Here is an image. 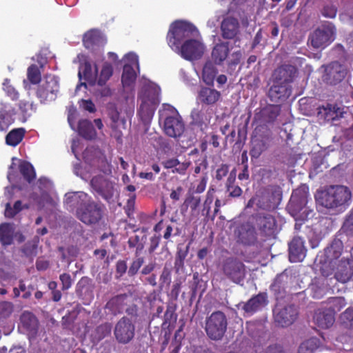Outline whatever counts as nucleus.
Instances as JSON below:
<instances>
[{
    "mask_svg": "<svg viewBox=\"0 0 353 353\" xmlns=\"http://www.w3.org/2000/svg\"><path fill=\"white\" fill-rule=\"evenodd\" d=\"M14 306L11 302H0V319L9 317L13 312Z\"/></svg>",
    "mask_w": 353,
    "mask_h": 353,
    "instance_id": "nucleus-54",
    "label": "nucleus"
},
{
    "mask_svg": "<svg viewBox=\"0 0 353 353\" xmlns=\"http://www.w3.org/2000/svg\"><path fill=\"white\" fill-rule=\"evenodd\" d=\"M163 167L166 169L175 168L173 172L184 174L188 165L186 163H181L176 158L169 159L162 162Z\"/></svg>",
    "mask_w": 353,
    "mask_h": 353,
    "instance_id": "nucleus-41",
    "label": "nucleus"
},
{
    "mask_svg": "<svg viewBox=\"0 0 353 353\" xmlns=\"http://www.w3.org/2000/svg\"><path fill=\"white\" fill-rule=\"evenodd\" d=\"M270 289L277 299L283 296L285 294V284L282 281L281 276H276L275 278Z\"/></svg>",
    "mask_w": 353,
    "mask_h": 353,
    "instance_id": "nucleus-46",
    "label": "nucleus"
},
{
    "mask_svg": "<svg viewBox=\"0 0 353 353\" xmlns=\"http://www.w3.org/2000/svg\"><path fill=\"white\" fill-rule=\"evenodd\" d=\"M22 210V203L20 200L17 201L11 207L10 203H8L6 205L5 216L7 218H13L16 214Z\"/></svg>",
    "mask_w": 353,
    "mask_h": 353,
    "instance_id": "nucleus-50",
    "label": "nucleus"
},
{
    "mask_svg": "<svg viewBox=\"0 0 353 353\" xmlns=\"http://www.w3.org/2000/svg\"><path fill=\"white\" fill-rule=\"evenodd\" d=\"M321 14L326 18L333 19L336 16L337 8L334 5L325 6L321 10Z\"/></svg>",
    "mask_w": 353,
    "mask_h": 353,
    "instance_id": "nucleus-60",
    "label": "nucleus"
},
{
    "mask_svg": "<svg viewBox=\"0 0 353 353\" xmlns=\"http://www.w3.org/2000/svg\"><path fill=\"white\" fill-rule=\"evenodd\" d=\"M171 283V271L167 268L164 267L159 278V285L161 288L164 286H168Z\"/></svg>",
    "mask_w": 353,
    "mask_h": 353,
    "instance_id": "nucleus-58",
    "label": "nucleus"
},
{
    "mask_svg": "<svg viewBox=\"0 0 353 353\" xmlns=\"http://www.w3.org/2000/svg\"><path fill=\"white\" fill-rule=\"evenodd\" d=\"M106 40L97 30H91L83 34V44L87 49H93L95 46H103Z\"/></svg>",
    "mask_w": 353,
    "mask_h": 353,
    "instance_id": "nucleus-28",
    "label": "nucleus"
},
{
    "mask_svg": "<svg viewBox=\"0 0 353 353\" xmlns=\"http://www.w3.org/2000/svg\"><path fill=\"white\" fill-rule=\"evenodd\" d=\"M128 244L130 248H136L135 256L139 255V252L143 249V245L140 243V238L138 235H134L129 238Z\"/></svg>",
    "mask_w": 353,
    "mask_h": 353,
    "instance_id": "nucleus-56",
    "label": "nucleus"
},
{
    "mask_svg": "<svg viewBox=\"0 0 353 353\" xmlns=\"http://www.w3.org/2000/svg\"><path fill=\"white\" fill-rule=\"evenodd\" d=\"M309 188L305 185H300L299 188L293 190L288 209L293 215L300 213L308 202Z\"/></svg>",
    "mask_w": 353,
    "mask_h": 353,
    "instance_id": "nucleus-12",
    "label": "nucleus"
},
{
    "mask_svg": "<svg viewBox=\"0 0 353 353\" xmlns=\"http://www.w3.org/2000/svg\"><path fill=\"white\" fill-rule=\"evenodd\" d=\"M215 193V189L210 188L207 192L205 199L204 201L202 209V214L205 216H210L211 205L214 201V196Z\"/></svg>",
    "mask_w": 353,
    "mask_h": 353,
    "instance_id": "nucleus-47",
    "label": "nucleus"
},
{
    "mask_svg": "<svg viewBox=\"0 0 353 353\" xmlns=\"http://www.w3.org/2000/svg\"><path fill=\"white\" fill-rule=\"evenodd\" d=\"M3 90L6 95L12 100L17 101L19 99V94L15 88L10 83L9 79H5L3 83Z\"/></svg>",
    "mask_w": 353,
    "mask_h": 353,
    "instance_id": "nucleus-49",
    "label": "nucleus"
},
{
    "mask_svg": "<svg viewBox=\"0 0 353 353\" xmlns=\"http://www.w3.org/2000/svg\"><path fill=\"white\" fill-rule=\"evenodd\" d=\"M137 79V73L130 64H125L121 75V83L123 87L132 85Z\"/></svg>",
    "mask_w": 353,
    "mask_h": 353,
    "instance_id": "nucleus-37",
    "label": "nucleus"
},
{
    "mask_svg": "<svg viewBox=\"0 0 353 353\" xmlns=\"http://www.w3.org/2000/svg\"><path fill=\"white\" fill-rule=\"evenodd\" d=\"M59 85L54 76H46L42 84L39 85L36 95L42 103L54 101L59 92Z\"/></svg>",
    "mask_w": 353,
    "mask_h": 353,
    "instance_id": "nucleus-9",
    "label": "nucleus"
},
{
    "mask_svg": "<svg viewBox=\"0 0 353 353\" xmlns=\"http://www.w3.org/2000/svg\"><path fill=\"white\" fill-rule=\"evenodd\" d=\"M221 37L224 39H235L240 32V24L236 18L228 17L221 24Z\"/></svg>",
    "mask_w": 353,
    "mask_h": 353,
    "instance_id": "nucleus-23",
    "label": "nucleus"
},
{
    "mask_svg": "<svg viewBox=\"0 0 353 353\" xmlns=\"http://www.w3.org/2000/svg\"><path fill=\"white\" fill-rule=\"evenodd\" d=\"M144 263V258L143 256H136L132 262L131 263L130 268L128 271V274L129 276H134L136 275L141 267L143 265Z\"/></svg>",
    "mask_w": 353,
    "mask_h": 353,
    "instance_id": "nucleus-52",
    "label": "nucleus"
},
{
    "mask_svg": "<svg viewBox=\"0 0 353 353\" xmlns=\"http://www.w3.org/2000/svg\"><path fill=\"white\" fill-rule=\"evenodd\" d=\"M297 68L290 64H283L274 70L272 74L274 83L289 85L297 76Z\"/></svg>",
    "mask_w": 353,
    "mask_h": 353,
    "instance_id": "nucleus-20",
    "label": "nucleus"
},
{
    "mask_svg": "<svg viewBox=\"0 0 353 353\" xmlns=\"http://www.w3.org/2000/svg\"><path fill=\"white\" fill-rule=\"evenodd\" d=\"M178 228H174V227L170 224H165V231L163 232V238L166 240H169L170 238L173 236L179 235V231Z\"/></svg>",
    "mask_w": 353,
    "mask_h": 353,
    "instance_id": "nucleus-61",
    "label": "nucleus"
},
{
    "mask_svg": "<svg viewBox=\"0 0 353 353\" xmlns=\"http://www.w3.org/2000/svg\"><path fill=\"white\" fill-rule=\"evenodd\" d=\"M21 322L24 328L29 332H36L38 328L37 317L30 312H24L21 316Z\"/></svg>",
    "mask_w": 353,
    "mask_h": 353,
    "instance_id": "nucleus-36",
    "label": "nucleus"
},
{
    "mask_svg": "<svg viewBox=\"0 0 353 353\" xmlns=\"http://www.w3.org/2000/svg\"><path fill=\"white\" fill-rule=\"evenodd\" d=\"M200 196L194 195L193 192H188L183 202V206L186 207V208H190L192 212H193L196 210L198 207L200 205Z\"/></svg>",
    "mask_w": 353,
    "mask_h": 353,
    "instance_id": "nucleus-44",
    "label": "nucleus"
},
{
    "mask_svg": "<svg viewBox=\"0 0 353 353\" xmlns=\"http://www.w3.org/2000/svg\"><path fill=\"white\" fill-rule=\"evenodd\" d=\"M185 130V125L182 118L176 113L174 116L166 117L164 121L165 133L173 138L179 137Z\"/></svg>",
    "mask_w": 353,
    "mask_h": 353,
    "instance_id": "nucleus-21",
    "label": "nucleus"
},
{
    "mask_svg": "<svg viewBox=\"0 0 353 353\" xmlns=\"http://www.w3.org/2000/svg\"><path fill=\"white\" fill-rule=\"evenodd\" d=\"M341 114L340 108L330 103L318 108L317 117L324 121L329 122L338 120Z\"/></svg>",
    "mask_w": 353,
    "mask_h": 353,
    "instance_id": "nucleus-30",
    "label": "nucleus"
},
{
    "mask_svg": "<svg viewBox=\"0 0 353 353\" xmlns=\"http://www.w3.org/2000/svg\"><path fill=\"white\" fill-rule=\"evenodd\" d=\"M138 113L143 121L150 120L154 114V110L147 103H142L138 110Z\"/></svg>",
    "mask_w": 353,
    "mask_h": 353,
    "instance_id": "nucleus-53",
    "label": "nucleus"
},
{
    "mask_svg": "<svg viewBox=\"0 0 353 353\" xmlns=\"http://www.w3.org/2000/svg\"><path fill=\"white\" fill-rule=\"evenodd\" d=\"M90 279L87 276H83L77 283L76 291L78 294H81L85 289H87L90 284Z\"/></svg>",
    "mask_w": 353,
    "mask_h": 353,
    "instance_id": "nucleus-62",
    "label": "nucleus"
},
{
    "mask_svg": "<svg viewBox=\"0 0 353 353\" xmlns=\"http://www.w3.org/2000/svg\"><path fill=\"white\" fill-rule=\"evenodd\" d=\"M320 341L316 337L310 338L303 341L299 346V353H314L319 347Z\"/></svg>",
    "mask_w": 353,
    "mask_h": 353,
    "instance_id": "nucleus-40",
    "label": "nucleus"
},
{
    "mask_svg": "<svg viewBox=\"0 0 353 353\" xmlns=\"http://www.w3.org/2000/svg\"><path fill=\"white\" fill-rule=\"evenodd\" d=\"M27 78L32 84H37L41 81V71L37 65L32 64L28 68Z\"/></svg>",
    "mask_w": 353,
    "mask_h": 353,
    "instance_id": "nucleus-45",
    "label": "nucleus"
},
{
    "mask_svg": "<svg viewBox=\"0 0 353 353\" xmlns=\"http://www.w3.org/2000/svg\"><path fill=\"white\" fill-rule=\"evenodd\" d=\"M0 241L3 245H10L12 242V236L8 227L5 225L0 226Z\"/></svg>",
    "mask_w": 353,
    "mask_h": 353,
    "instance_id": "nucleus-57",
    "label": "nucleus"
},
{
    "mask_svg": "<svg viewBox=\"0 0 353 353\" xmlns=\"http://www.w3.org/2000/svg\"><path fill=\"white\" fill-rule=\"evenodd\" d=\"M90 186L105 201H109L112 199L114 194V186L105 176L99 174L92 177L90 181Z\"/></svg>",
    "mask_w": 353,
    "mask_h": 353,
    "instance_id": "nucleus-15",
    "label": "nucleus"
},
{
    "mask_svg": "<svg viewBox=\"0 0 353 353\" xmlns=\"http://www.w3.org/2000/svg\"><path fill=\"white\" fill-rule=\"evenodd\" d=\"M0 108V130L6 131L9 126L14 122V109L7 110L6 104L1 103Z\"/></svg>",
    "mask_w": 353,
    "mask_h": 353,
    "instance_id": "nucleus-34",
    "label": "nucleus"
},
{
    "mask_svg": "<svg viewBox=\"0 0 353 353\" xmlns=\"http://www.w3.org/2000/svg\"><path fill=\"white\" fill-rule=\"evenodd\" d=\"M332 302L334 308L319 309L314 313V322L320 328L327 329L332 326L335 321V310L340 311L345 305L343 298H334Z\"/></svg>",
    "mask_w": 353,
    "mask_h": 353,
    "instance_id": "nucleus-7",
    "label": "nucleus"
},
{
    "mask_svg": "<svg viewBox=\"0 0 353 353\" xmlns=\"http://www.w3.org/2000/svg\"><path fill=\"white\" fill-rule=\"evenodd\" d=\"M268 304V296L265 292H261L253 296L247 302H241L239 304V308L241 309L248 316L252 315L261 310Z\"/></svg>",
    "mask_w": 353,
    "mask_h": 353,
    "instance_id": "nucleus-18",
    "label": "nucleus"
},
{
    "mask_svg": "<svg viewBox=\"0 0 353 353\" xmlns=\"http://www.w3.org/2000/svg\"><path fill=\"white\" fill-rule=\"evenodd\" d=\"M128 266L127 263L124 260H119L116 264V272L119 274V276H122L127 271Z\"/></svg>",
    "mask_w": 353,
    "mask_h": 353,
    "instance_id": "nucleus-64",
    "label": "nucleus"
},
{
    "mask_svg": "<svg viewBox=\"0 0 353 353\" xmlns=\"http://www.w3.org/2000/svg\"><path fill=\"white\" fill-rule=\"evenodd\" d=\"M298 315V310L294 305H288L283 307L277 306L274 310L275 322L283 327L291 325L296 320Z\"/></svg>",
    "mask_w": 353,
    "mask_h": 353,
    "instance_id": "nucleus-14",
    "label": "nucleus"
},
{
    "mask_svg": "<svg viewBox=\"0 0 353 353\" xmlns=\"http://www.w3.org/2000/svg\"><path fill=\"white\" fill-rule=\"evenodd\" d=\"M113 74V67L111 63L105 62L103 63L98 79V85L102 86L110 79Z\"/></svg>",
    "mask_w": 353,
    "mask_h": 353,
    "instance_id": "nucleus-42",
    "label": "nucleus"
},
{
    "mask_svg": "<svg viewBox=\"0 0 353 353\" xmlns=\"http://www.w3.org/2000/svg\"><path fill=\"white\" fill-rule=\"evenodd\" d=\"M230 52L229 43L221 42L214 46L212 57L216 64H221L226 59Z\"/></svg>",
    "mask_w": 353,
    "mask_h": 353,
    "instance_id": "nucleus-32",
    "label": "nucleus"
},
{
    "mask_svg": "<svg viewBox=\"0 0 353 353\" xmlns=\"http://www.w3.org/2000/svg\"><path fill=\"white\" fill-rule=\"evenodd\" d=\"M112 328V324L108 322L103 323L97 326L92 333L94 340L99 342L105 337L109 336L111 334Z\"/></svg>",
    "mask_w": 353,
    "mask_h": 353,
    "instance_id": "nucleus-38",
    "label": "nucleus"
},
{
    "mask_svg": "<svg viewBox=\"0 0 353 353\" xmlns=\"http://www.w3.org/2000/svg\"><path fill=\"white\" fill-rule=\"evenodd\" d=\"M291 94V88L285 83H274L269 90V97L273 102L285 101Z\"/></svg>",
    "mask_w": 353,
    "mask_h": 353,
    "instance_id": "nucleus-26",
    "label": "nucleus"
},
{
    "mask_svg": "<svg viewBox=\"0 0 353 353\" xmlns=\"http://www.w3.org/2000/svg\"><path fill=\"white\" fill-rule=\"evenodd\" d=\"M15 160L19 161L17 168L19 170V172L23 176L24 180H26L29 183H32L36 178V172L33 165L27 161L17 159V158L12 159V162L9 167L7 176L8 181L10 182L17 181L18 174L17 172V164L14 163Z\"/></svg>",
    "mask_w": 353,
    "mask_h": 353,
    "instance_id": "nucleus-8",
    "label": "nucleus"
},
{
    "mask_svg": "<svg viewBox=\"0 0 353 353\" xmlns=\"http://www.w3.org/2000/svg\"><path fill=\"white\" fill-rule=\"evenodd\" d=\"M340 322L341 325L347 329L353 330V307H347L340 315Z\"/></svg>",
    "mask_w": 353,
    "mask_h": 353,
    "instance_id": "nucleus-43",
    "label": "nucleus"
},
{
    "mask_svg": "<svg viewBox=\"0 0 353 353\" xmlns=\"http://www.w3.org/2000/svg\"><path fill=\"white\" fill-rule=\"evenodd\" d=\"M255 225L259 234L265 239L274 237L277 231V223L274 216L268 213L256 214Z\"/></svg>",
    "mask_w": 353,
    "mask_h": 353,
    "instance_id": "nucleus-11",
    "label": "nucleus"
},
{
    "mask_svg": "<svg viewBox=\"0 0 353 353\" xmlns=\"http://www.w3.org/2000/svg\"><path fill=\"white\" fill-rule=\"evenodd\" d=\"M88 194L84 192H75L66 194L65 205L72 210L77 208V218L86 225L98 223L102 219L104 205L94 201L84 202Z\"/></svg>",
    "mask_w": 353,
    "mask_h": 353,
    "instance_id": "nucleus-1",
    "label": "nucleus"
},
{
    "mask_svg": "<svg viewBox=\"0 0 353 353\" xmlns=\"http://www.w3.org/2000/svg\"><path fill=\"white\" fill-rule=\"evenodd\" d=\"M24 134L23 128L14 129L6 135V142L9 145L16 146L22 141Z\"/></svg>",
    "mask_w": 353,
    "mask_h": 353,
    "instance_id": "nucleus-39",
    "label": "nucleus"
},
{
    "mask_svg": "<svg viewBox=\"0 0 353 353\" xmlns=\"http://www.w3.org/2000/svg\"><path fill=\"white\" fill-rule=\"evenodd\" d=\"M315 199L318 204L327 210L342 212L351 204L352 192L345 185H330L317 191Z\"/></svg>",
    "mask_w": 353,
    "mask_h": 353,
    "instance_id": "nucleus-2",
    "label": "nucleus"
},
{
    "mask_svg": "<svg viewBox=\"0 0 353 353\" xmlns=\"http://www.w3.org/2000/svg\"><path fill=\"white\" fill-rule=\"evenodd\" d=\"M78 132L86 140H93L97 137V132L92 122L88 119H81L79 121Z\"/></svg>",
    "mask_w": 353,
    "mask_h": 353,
    "instance_id": "nucleus-31",
    "label": "nucleus"
},
{
    "mask_svg": "<svg viewBox=\"0 0 353 353\" xmlns=\"http://www.w3.org/2000/svg\"><path fill=\"white\" fill-rule=\"evenodd\" d=\"M221 92L213 88L201 87L198 92L197 100L201 104L212 105L221 99Z\"/></svg>",
    "mask_w": 353,
    "mask_h": 353,
    "instance_id": "nucleus-25",
    "label": "nucleus"
},
{
    "mask_svg": "<svg viewBox=\"0 0 353 353\" xmlns=\"http://www.w3.org/2000/svg\"><path fill=\"white\" fill-rule=\"evenodd\" d=\"M261 128H263L262 125L257 126L254 130L255 134L251 139L252 148L250 150V154L254 159H258L268 148V141L270 139V134L264 136L259 134Z\"/></svg>",
    "mask_w": 353,
    "mask_h": 353,
    "instance_id": "nucleus-19",
    "label": "nucleus"
},
{
    "mask_svg": "<svg viewBox=\"0 0 353 353\" xmlns=\"http://www.w3.org/2000/svg\"><path fill=\"white\" fill-rule=\"evenodd\" d=\"M307 249L303 239L294 236L289 243V260L292 263L303 261L306 256Z\"/></svg>",
    "mask_w": 353,
    "mask_h": 353,
    "instance_id": "nucleus-22",
    "label": "nucleus"
},
{
    "mask_svg": "<svg viewBox=\"0 0 353 353\" xmlns=\"http://www.w3.org/2000/svg\"><path fill=\"white\" fill-rule=\"evenodd\" d=\"M281 113V108L277 105H267L256 112L254 121L263 125L272 124Z\"/></svg>",
    "mask_w": 353,
    "mask_h": 353,
    "instance_id": "nucleus-17",
    "label": "nucleus"
},
{
    "mask_svg": "<svg viewBox=\"0 0 353 353\" xmlns=\"http://www.w3.org/2000/svg\"><path fill=\"white\" fill-rule=\"evenodd\" d=\"M220 270L228 279L236 284L243 281L245 278V265L235 257L224 259L220 265Z\"/></svg>",
    "mask_w": 353,
    "mask_h": 353,
    "instance_id": "nucleus-6",
    "label": "nucleus"
},
{
    "mask_svg": "<svg viewBox=\"0 0 353 353\" xmlns=\"http://www.w3.org/2000/svg\"><path fill=\"white\" fill-rule=\"evenodd\" d=\"M280 197H277L274 193L270 192H263L257 196L256 206L261 209L270 210L277 208Z\"/></svg>",
    "mask_w": 353,
    "mask_h": 353,
    "instance_id": "nucleus-29",
    "label": "nucleus"
},
{
    "mask_svg": "<svg viewBox=\"0 0 353 353\" xmlns=\"http://www.w3.org/2000/svg\"><path fill=\"white\" fill-rule=\"evenodd\" d=\"M196 30V27L192 23L185 21H176L172 23L167 34V42L168 46L174 51L179 49L181 42L193 35Z\"/></svg>",
    "mask_w": 353,
    "mask_h": 353,
    "instance_id": "nucleus-3",
    "label": "nucleus"
},
{
    "mask_svg": "<svg viewBox=\"0 0 353 353\" xmlns=\"http://www.w3.org/2000/svg\"><path fill=\"white\" fill-rule=\"evenodd\" d=\"M342 229L347 235L353 236V210L347 216Z\"/></svg>",
    "mask_w": 353,
    "mask_h": 353,
    "instance_id": "nucleus-55",
    "label": "nucleus"
},
{
    "mask_svg": "<svg viewBox=\"0 0 353 353\" xmlns=\"http://www.w3.org/2000/svg\"><path fill=\"white\" fill-rule=\"evenodd\" d=\"M183 59L188 61L196 60L201 57L203 53V46L196 39H187L174 50Z\"/></svg>",
    "mask_w": 353,
    "mask_h": 353,
    "instance_id": "nucleus-13",
    "label": "nucleus"
},
{
    "mask_svg": "<svg viewBox=\"0 0 353 353\" xmlns=\"http://www.w3.org/2000/svg\"><path fill=\"white\" fill-rule=\"evenodd\" d=\"M114 335L119 343L128 344L134 337L135 325L129 318L123 316L114 326Z\"/></svg>",
    "mask_w": 353,
    "mask_h": 353,
    "instance_id": "nucleus-10",
    "label": "nucleus"
},
{
    "mask_svg": "<svg viewBox=\"0 0 353 353\" xmlns=\"http://www.w3.org/2000/svg\"><path fill=\"white\" fill-rule=\"evenodd\" d=\"M343 250V242L339 239H335L330 245L325 249V254L327 259L332 263L333 260L338 259L341 256Z\"/></svg>",
    "mask_w": 353,
    "mask_h": 353,
    "instance_id": "nucleus-33",
    "label": "nucleus"
},
{
    "mask_svg": "<svg viewBox=\"0 0 353 353\" xmlns=\"http://www.w3.org/2000/svg\"><path fill=\"white\" fill-rule=\"evenodd\" d=\"M336 27L330 22H326L315 29L310 35L309 41L315 48H325L335 39Z\"/></svg>",
    "mask_w": 353,
    "mask_h": 353,
    "instance_id": "nucleus-5",
    "label": "nucleus"
},
{
    "mask_svg": "<svg viewBox=\"0 0 353 353\" xmlns=\"http://www.w3.org/2000/svg\"><path fill=\"white\" fill-rule=\"evenodd\" d=\"M347 72L344 65L339 61H332L325 68L324 80L329 84L336 85L345 79Z\"/></svg>",
    "mask_w": 353,
    "mask_h": 353,
    "instance_id": "nucleus-16",
    "label": "nucleus"
},
{
    "mask_svg": "<svg viewBox=\"0 0 353 353\" xmlns=\"http://www.w3.org/2000/svg\"><path fill=\"white\" fill-rule=\"evenodd\" d=\"M353 276V260L342 259L336 267L335 278L341 283L349 281Z\"/></svg>",
    "mask_w": 353,
    "mask_h": 353,
    "instance_id": "nucleus-27",
    "label": "nucleus"
},
{
    "mask_svg": "<svg viewBox=\"0 0 353 353\" xmlns=\"http://www.w3.org/2000/svg\"><path fill=\"white\" fill-rule=\"evenodd\" d=\"M229 172V165L222 163L216 171V179L221 181L225 177Z\"/></svg>",
    "mask_w": 353,
    "mask_h": 353,
    "instance_id": "nucleus-63",
    "label": "nucleus"
},
{
    "mask_svg": "<svg viewBox=\"0 0 353 353\" xmlns=\"http://www.w3.org/2000/svg\"><path fill=\"white\" fill-rule=\"evenodd\" d=\"M176 304L174 303H169L164 314V323H171L176 321L177 314H176Z\"/></svg>",
    "mask_w": 353,
    "mask_h": 353,
    "instance_id": "nucleus-48",
    "label": "nucleus"
},
{
    "mask_svg": "<svg viewBox=\"0 0 353 353\" xmlns=\"http://www.w3.org/2000/svg\"><path fill=\"white\" fill-rule=\"evenodd\" d=\"M228 327V319L221 311L213 312L205 320V330L212 340L219 341L224 336Z\"/></svg>",
    "mask_w": 353,
    "mask_h": 353,
    "instance_id": "nucleus-4",
    "label": "nucleus"
},
{
    "mask_svg": "<svg viewBox=\"0 0 353 353\" xmlns=\"http://www.w3.org/2000/svg\"><path fill=\"white\" fill-rule=\"evenodd\" d=\"M188 249L189 246H187L185 250L182 249H179L177 250L174 261V268L177 271H179L181 268L183 267L184 261L185 257L187 256Z\"/></svg>",
    "mask_w": 353,
    "mask_h": 353,
    "instance_id": "nucleus-51",
    "label": "nucleus"
},
{
    "mask_svg": "<svg viewBox=\"0 0 353 353\" xmlns=\"http://www.w3.org/2000/svg\"><path fill=\"white\" fill-rule=\"evenodd\" d=\"M128 299V296L126 294L114 296L106 303L105 310L114 316L121 314L127 305Z\"/></svg>",
    "mask_w": 353,
    "mask_h": 353,
    "instance_id": "nucleus-24",
    "label": "nucleus"
},
{
    "mask_svg": "<svg viewBox=\"0 0 353 353\" xmlns=\"http://www.w3.org/2000/svg\"><path fill=\"white\" fill-rule=\"evenodd\" d=\"M218 70L211 61L205 62L202 71L203 81L208 85H213Z\"/></svg>",
    "mask_w": 353,
    "mask_h": 353,
    "instance_id": "nucleus-35",
    "label": "nucleus"
},
{
    "mask_svg": "<svg viewBox=\"0 0 353 353\" xmlns=\"http://www.w3.org/2000/svg\"><path fill=\"white\" fill-rule=\"evenodd\" d=\"M59 279L61 283V290L63 291L68 290L72 287V279L68 273H63L60 274Z\"/></svg>",
    "mask_w": 353,
    "mask_h": 353,
    "instance_id": "nucleus-59",
    "label": "nucleus"
}]
</instances>
